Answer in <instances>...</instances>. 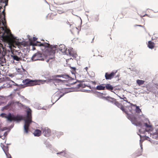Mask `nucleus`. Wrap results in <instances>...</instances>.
Segmentation results:
<instances>
[{
	"label": "nucleus",
	"mask_w": 158,
	"mask_h": 158,
	"mask_svg": "<svg viewBox=\"0 0 158 158\" xmlns=\"http://www.w3.org/2000/svg\"><path fill=\"white\" fill-rule=\"evenodd\" d=\"M3 17L0 19V64L2 66L6 62L4 56L7 52H10L12 47L18 45V41L12 39L10 35V31L7 29L6 21Z\"/></svg>",
	"instance_id": "nucleus-1"
},
{
	"label": "nucleus",
	"mask_w": 158,
	"mask_h": 158,
	"mask_svg": "<svg viewBox=\"0 0 158 158\" xmlns=\"http://www.w3.org/2000/svg\"><path fill=\"white\" fill-rule=\"evenodd\" d=\"M56 50L55 46L51 45L48 48H47L45 52L46 53V61L47 62L52 63L55 60V53Z\"/></svg>",
	"instance_id": "nucleus-2"
},
{
	"label": "nucleus",
	"mask_w": 158,
	"mask_h": 158,
	"mask_svg": "<svg viewBox=\"0 0 158 158\" xmlns=\"http://www.w3.org/2000/svg\"><path fill=\"white\" fill-rule=\"evenodd\" d=\"M57 77H62L68 79L70 78L69 76L67 74L56 75L52 77V78L48 79V81L53 82L56 86L59 85L64 83V81L56 78Z\"/></svg>",
	"instance_id": "nucleus-3"
},
{
	"label": "nucleus",
	"mask_w": 158,
	"mask_h": 158,
	"mask_svg": "<svg viewBox=\"0 0 158 158\" xmlns=\"http://www.w3.org/2000/svg\"><path fill=\"white\" fill-rule=\"evenodd\" d=\"M25 122L24 126V132L27 134L28 133L29 126L32 122L31 111H27V118L25 119Z\"/></svg>",
	"instance_id": "nucleus-4"
},
{
	"label": "nucleus",
	"mask_w": 158,
	"mask_h": 158,
	"mask_svg": "<svg viewBox=\"0 0 158 158\" xmlns=\"http://www.w3.org/2000/svg\"><path fill=\"white\" fill-rule=\"evenodd\" d=\"M8 0H1L0 2V19L2 17L5 20V7L8 5Z\"/></svg>",
	"instance_id": "nucleus-5"
},
{
	"label": "nucleus",
	"mask_w": 158,
	"mask_h": 158,
	"mask_svg": "<svg viewBox=\"0 0 158 158\" xmlns=\"http://www.w3.org/2000/svg\"><path fill=\"white\" fill-rule=\"evenodd\" d=\"M40 80H32L29 79H26L23 81V83L24 85L27 86H32L40 84Z\"/></svg>",
	"instance_id": "nucleus-6"
},
{
	"label": "nucleus",
	"mask_w": 158,
	"mask_h": 158,
	"mask_svg": "<svg viewBox=\"0 0 158 158\" xmlns=\"http://www.w3.org/2000/svg\"><path fill=\"white\" fill-rule=\"evenodd\" d=\"M127 118L131 120L133 124L137 126H141V122L140 121H138L135 117L133 116H128Z\"/></svg>",
	"instance_id": "nucleus-7"
},
{
	"label": "nucleus",
	"mask_w": 158,
	"mask_h": 158,
	"mask_svg": "<svg viewBox=\"0 0 158 158\" xmlns=\"http://www.w3.org/2000/svg\"><path fill=\"white\" fill-rule=\"evenodd\" d=\"M32 59L33 60H44L42 58V54L41 53H37L35 54L32 57Z\"/></svg>",
	"instance_id": "nucleus-8"
},
{
	"label": "nucleus",
	"mask_w": 158,
	"mask_h": 158,
	"mask_svg": "<svg viewBox=\"0 0 158 158\" xmlns=\"http://www.w3.org/2000/svg\"><path fill=\"white\" fill-rule=\"evenodd\" d=\"M144 125L146 128L143 131L144 132H151L153 130V128L150 122L148 121V123H144Z\"/></svg>",
	"instance_id": "nucleus-9"
},
{
	"label": "nucleus",
	"mask_w": 158,
	"mask_h": 158,
	"mask_svg": "<svg viewBox=\"0 0 158 158\" xmlns=\"http://www.w3.org/2000/svg\"><path fill=\"white\" fill-rule=\"evenodd\" d=\"M42 131L44 135L46 137H49L50 135L51 131L50 129L48 128L45 127L42 129Z\"/></svg>",
	"instance_id": "nucleus-10"
},
{
	"label": "nucleus",
	"mask_w": 158,
	"mask_h": 158,
	"mask_svg": "<svg viewBox=\"0 0 158 158\" xmlns=\"http://www.w3.org/2000/svg\"><path fill=\"white\" fill-rule=\"evenodd\" d=\"M114 104L117 106L118 107L120 108L123 112H124L126 114L128 115V113L127 111L125 110L123 106L121 103H119L118 102L115 101L114 102Z\"/></svg>",
	"instance_id": "nucleus-11"
},
{
	"label": "nucleus",
	"mask_w": 158,
	"mask_h": 158,
	"mask_svg": "<svg viewBox=\"0 0 158 158\" xmlns=\"http://www.w3.org/2000/svg\"><path fill=\"white\" fill-rule=\"evenodd\" d=\"M116 72H113L110 73H106L105 74V77L106 79L110 80L113 78Z\"/></svg>",
	"instance_id": "nucleus-12"
},
{
	"label": "nucleus",
	"mask_w": 158,
	"mask_h": 158,
	"mask_svg": "<svg viewBox=\"0 0 158 158\" xmlns=\"http://www.w3.org/2000/svg\"><path fill=\"white\" fill-rule=\"evenodd\" d=\"M33 45L34 46H44L46 48H48V47H49L51 45L50 44L48 43H41L40 42L34 44H33Z\"/></svg>",
	"instance_id": "nucleus-13"
},
{
	"label": "nucleus",
	"mask_w": 158,
	"mask_h": 158,
	"mask_svg": "<svg viewBox=\"0 0 158 158\" xmlns=\"http://www.w3.org/2000/svg\"><path fill=\"white\" fill-rule=\"evenodd\" d=\"M66 52L67 55H69L70 56H75L77 55L76 52L74 51L72 49H69L68 50H66Z\"/></svg>",
	"instance_id": "nucleus-14"
},
{
	"label": "nucleus",
	"mask_w": 158,
	"mask_h": 158,
	"mask_svg": "<svg viewBox=\"0 0 158 158\" xmlns=\"http://www.w3.org/2000/svg\"><path fill=\"white\" fill-rule=\"evenodd\" d=\"M155 44L151 41H149L148 42L147 46L149 48L153 49L155 47Z\"/></svg>",
	"instance_id": "nucleus-15"
},
{
	"label": "nucleus",
	"mask_w": 158,
	"mask_h": 158,
	"mask_svg": "<svg viewBox=\"0 0 158 158\" xmlns=\"http://www.w3.org/2000/svg\"><path fill=\"white\" fill-rule=\"evenodd\" d=\"M142 148L137 150L135 153L134 154V157L135 158V157L141 156L142 154Z\"/></svg>",
	"instance_id": "nucleus-16"
},
{
	"label": "nucleus",
	"mask_w": 158,
	"mask_h": 158,
	"mask_svg": "<svg viewBox=\"0 0 158 158\" xmlns=\"http://www.w3.org/2000/svg\"><path fill=\"white\" fill-rule=\"evenodd\" d=\"M130 107L131 108H132V106H134L136 107L135 111L136 113H139L141 111V109L139 108V106H137L136 104H133L132 103H130Z\"/></svg>",
	"instance_id": "nucleus-17"
},
{
	"label": "nucleus",
	"mask_w": 158,
	"mask_h": 158,
	"mask_svg": "<svg viewBox=\"0 0 158 158\" xmlns=\"http://www.w3.org/2000/svg\"><path fill=\"white\" fill-rule=\"evenodd\" d=\"M35 136H39L41 134V131L39 129H36L33 133Z\"/></svg>",
	"instance_id": "nucleus-18"
},
{
	"label": "nucleus",
	"mask_w": 158,
	"mask_h": 158,
	"mask_svg": "<svg viewBox=\"0 0 158 158\" xmlns=\"http://www.w3.org/2000/svg\"><path fill=\"white\" fill-rule=\"evenodd\" d=\"M105 87L106 89L111 91H112L114 89V87L109 84H106Z\"/></svg>",
	"instance_id": "nucleus-19"
},
{
	"label": "nucleus",
	"mask_w": 158,
	"mask_h": 158,
	"mask_svg": "<svg viewBox=\"0 0 158 158\" xmlns=\"http://www.w3.org/2000/svg\"><path fill=\"white\" fill-rule=\"evenodd\" d=\"M6 118L8 121L10 122H11L12 121H14V116H12L11 114L10 113H9L8 114V115L6 117Z\"/></svg>",
	"instance_id": "nucleus-20"
},
{
	"label": "nucleus",
	"mask_w": 158,
	"mask_h": 158,
	"mask_svg": "<svg viewBox=\"0 0 158 158\" xmlns=\"http://www.w3.org/2000/svg\"><path fill=\"white\" fill-rule=\"evenodd\" d=\"M103 84L101 85H98L96 88V89L98 90H104L105 89V86H103Z\"/></svg>",
	"instance_id": "nucleus-21"
},
{
	"label": "nucleus",
	"mask_w": 158,
	"mask_h": 158,
	"mask_svg": "<svg viewBox=\"0 0 158 158\" xmlns=\"http://www.w3.org/2000/svg\"><path fill=\"white\" fill-rule=\"evenodd\" d=\"M145 82L143 80L138 79L136 80V83L139 86L143 85Z\"/></svg>",
	"instance_id": "nucleus-22"
},
{
	"label": "nucleus",
	"mask_w": 158,
	"mask_h": 158,
	"mask_svg": "<svg viewBox=\"0 0 158 158\" xmlns=\"http://www.w3.org/2000/svg\"><path fill=\"white\" fill-rule=\"evenodd\" d=\"M14 121H19L22 119V117L20 116H14Z\"/></svg>",
	"instance_id": "nucleus-23"
},
{
	"label": "nucleus",
	"mask_w": 158,
	"mask_h": 158,
	"mask_svg": "<svg viewBox=\"0 0 158 158\" xmlns=\"http://www.w3.org/2000/svg\"><path fill=\"white\" fill-rule=\"evenodd\" d=\"M71 68V72L73 74H75L76 73V69L75 67H70Z\"/></svg>",
	"instance_id": "nucleus-24"
},
{
	"label": "nucleus",
	"mask_w": 158,
	"mask_h": 158,
	"mask_svg": "<svg viewBox=\"0 0 158 158\" xmlns=\"http://www.w3.org/2000/svg\"><path fill=\"white\" fill-rule=\"evenodd\" d=\"M57 154H61V155H62V156H66V157L67 156V154L66 153L65 151H63V152H58V153H57Z\"/></svg>",
	"instance_id": "nucleus-25"
},
{
	"label": "nucleus",
	"mask_w": 158,
	"mask_h": 158,
	"mask_svg": "<svg viewBox=\"0 0 158 158\" xmlns=\"http://www.w3.org/2000/svg\"><path fill=\"white\" fill-rule=\"evenodd\" d=\"M13 58L14 60L18 61H19L20 59V58L16 55L13 56Z\"/></svg>",
	"instance_id": "nucleus-26"
},
{
	"label": "nucleus",
	"mask_w": 158,
	"mask_h": 158,
	"mask_svg": "<svg viewBox=\"0 0 158 158\" xmlns=\"http://www.w3.org/2000/svg\"><path fill=\"white\" fill-rule=\"evenodd\" d=\"M4 151L5 152L6 156L8 158H11V157L10 154L7 152H6L5 150L3 149Z\"/></svg>",
	"instance_id": "nucleus-27"
},
{
	"label": "nucleus",
	"mask_w": 158,
	"mask_h": 158,
	"mask_svg": "<svg viewBox=\"0 0 158 158\" xmlns=\"http://www.w3.org/2000/svg\"><path fill=\"white\" fill-rule=\"evenodd\" d=\"M154 10L156 12H158V6H156L154 8Z\"/></svg>",
	"instance_id": "nucleus-28"
},
{
	"label": "nucleus",
	"mask_w": 158,
	"mask_h": 158,
	"mask_svg": "<svg viewBox=\"0 0 158 158\" xmlns=\"http://www.w3.org/2000/svg\"><path fill=\"white\" fill-rule=\"evenodd\" d=\"M1 116L2 117H4L6 118V117L7 116H6V114L4 113H2L1 114Z\"/></svg>",
	"instance_id": "nucleus-29"
},
{
	"label": "nucleus",
	"mask_w": 158,
	"mask_h": 158,
	"mask_svg": "<svg viewBox=\"0 0 158 158\" xmlns=\"http://www.w3.org/2000/svg\"><path fill=\"white\" fill-rule=\"evenodd\" d=\"M123 99L124 101H126L127 102L129 103L130 104V103H131L130 102H128L127 100V98L126 97H124L123 98Z\"/></svg>",
	"instance_id": "nucleus-30"
},
{
	"label": "nucleus",
	"mask_w": 158,
	"mask_h": 158,
	"mask_svg": "<svg viewBox=\"0 0 158 158\" xmlns=\"http://www.w3.org/2000/svg\"><path fill=\"white\" fill-rule=\"evenodd\" d=\"M88 68L87 67H86L84 69V71L85 72H88Z\"/></svg>",
	"instance_id": "nucleus-31"
},
{
	"label": "nucleus",
	"mask_w": 158,
	"mask_h": 158,
	"mask_svg": "<svg viewBox=\"0 0 158 158\" xmlns=\"http://www.w3.org/2000/svg\"><path fill=\"white\" fill-rule=\"evenodd\" d=\"M77 86L78 88L80 87L81 86V85L80 83L77 85Z\"/></svg>",
	"instance_id": "nucleus-32"
},
{
	"label": "nucleus",
	"mask_w": 158,
	"mask_h": 158,
	"mask_svg": "<svg viewBox=\"0 0 158 158\" xmlns=\"http://www.w3.org/2000/svg\"><path fill=\"white\" fill-rule=\"evenodd\" d=\"M37 39V38L36 37H34L33 38V40L34 41H35Z\"/></svg>",
	"instance_id": "nucleus-33"
},
{
	"label": "nucleus",
	"mask_w": 158,
	"mask_h": 158,
	"mask_svg": "<svg viewBox=\"0 0 158 158\" xmlns=\"http://www.w3.org/2000/svg\"><path fill=\"white\" fill-rule=\"evenodd\" d=\"M91 82L94 84V85H96V82L94 81H91Z\"/></svg>",
	"instance_id": "nucleus-34"
},
{
	"label": "nucleus",
	"mask_w": 158,
	"mask_h": 158,
	"mask_svg": "<svg viewBox=\"0 0 158 158\" xmlns=\"http://www.w3.org/2000/svg\"><path fill=\"white\" fill-rule=\"evenodd\" d=\"M139 131L140 132V133H142V129H140L139 130Z\"/></svg>",
	"instance_id": "nucleus-35"
},
{
	"label": "nucleus",
	"mask_w": 158,
	"mask_h": 158,
	"mask_svg": "<svg viewBox=\"0 0 158 158\" xmlns=\"http://www.w3.org/2000/svg\"><path fill=\"white\" fill-rule=\"evenodd\" d=\"M67 23H68V24H69V25H70V23L69 22H67Z\"/></svg>",
	"instance_id": "nucleus-36"
},
{
	"label": "nucleus",
	"mask_w": 158,
	"mask_h": 158,
	"mask_svg": "<svg viewBox=\"0 0 158 158\" xmlns=\"http://www.w3.org/2000/svg\"><path fill=\"white\" fill-rule=\"evenodd\" d=\"M130 112L131 113H132V110H130Z\"/></svg>",
	"instance_id": "nucleus-37"
},
{
	"label": "nucleus",
	"mask_w": 158,
	"mask_h": 158,
	"mask_svg": "<svg viewBox=\"0 0 158 158\" xmlns=\"http://www.w3.org/2000/svg\"><path fill=\"white\" fill-rule=\"evenodd\" d=\"M119 98H120V99H123V98H122V97H120V96L119 97Z\"/></svg>",
	"instance_id": "nucleus-38"
},
{
	"label": "nucleus",
	"mask_w": 158,
	"mask_h": 158,
	"mask_svg": "<svg viewBox=\"0 0 158 158\" xmlns=\"http://www.w3.org/2000/svg\"><path fill=\"white\" fill-rule=\"evenodd\" d=\"M31 44H32V42H31Z\"/></svg>",
	"instance_id": "nucleus-39"
},
{
	"label": "nucleus",
	"mask_w": 158,
	"mask_h": 158,
	"mask_svg": "<svg viewBox=\"0 0 158 158\" xmlns=\"http://www.w3.org/2000/svg\"><path fill=\"white\" fill-rule=\"evenodd\" d=\"M60 50H61V51L62 50V49H60Z\"/></svg>",
	"instance_id": "nucleus-40"
}]
</instances>
